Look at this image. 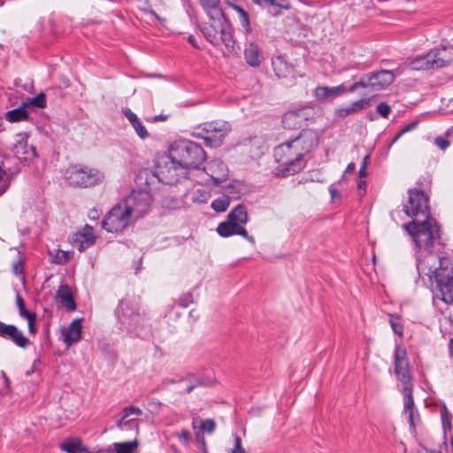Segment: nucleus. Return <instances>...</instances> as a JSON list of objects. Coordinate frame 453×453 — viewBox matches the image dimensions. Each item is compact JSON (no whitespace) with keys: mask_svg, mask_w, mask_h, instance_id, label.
I'll list each match as a JSON object with an SVG mask.
<instances>
[{"mask_svg":"<svg viewBox=\"0 0 453 453\" xmlns=\"http://www.w3.org/2000/svg\"><path fill=\"white\" fill-rule=\"evenodd\" d=\"M319 138L311 130H303L298 136L287 141L274 149L278 163L275 174L287 177L301 172L306 165L304 156L318 145Z\"/></svg>","mask_w":453,"mask_h":453,"instance_id":"1","label":"nucleus"},{"mask_svg":"<svg viewBox=\"0 0 453 453\" xmlns=\"http://www.w3.org/2000/svg\"><path fill=\"white\" fill-rule=\"evenodd\" d=\"M417 271L419 276L426 275L435 283L444 303H453V258L450 256L433 252L418 254Z\"/></svg>","mask_w":453,"mask_h":453,"instance_id":"2","label":"nucleus"},{"mask_svg":"<svg viewBox=\"0 0 453 453\" xmlns=\"http://www.w3.org/2000/svg\"><path fill=\"white\" fill-rule=\"evenodd\" d=\"M211 23L202 27L206 40L215 46L223 44L228 53L235 50L233 27L220 7V0H199Z\"/></svg>","mask_w":453,"mask_h":453,"instance_id":"3","label":"nucleus"},{"mask_svg":"<svg viewBox=\"0 0 453 453\" xmlns=\"http://www.w3.org/2000/svg\"><path fill=\"white\" fill-rule=\"evenodd\" d=\"M404 228L411 235L416 245V257L418 254L425 255L431 252L430 248L434 246L435 240L440 237L439 226L432 217L426 218L421 222L412 220L405 224Z\"/></svg>","mask_w":453,"mask_h":453,"instance_id":"4","label":"nucleus"},{"mask_svg":"<svg viewBox=\"0 0 453 453\" xmlns=\"http://www.w3.org/2000/svg\"><path fill=\"white\" fill-rule=\"evenodd\" d=\"M171 155L179 160L188 171L198 169L206 159V153L203 147L189 140L176 142L170 150Z\"/></svg>","mask_w":453,"mask_h":453,"instance_id":"5","label":"nucleus"},{"mask_svg":"<svg viewBox=\"0 0 453 453\" xmlns=\"http://www.w3.org/2000/svg\"><path fill=\"white\" fill-rule=\"evenodd\" d=\"M232 130L229 122L221 119L205 122L193 132V136L203 139L206 146L218 148Z\"/></svg>","mask_w":453,"mask_h":453,"instance_id":"6","label":"nucleus"},{"mask_svg":"<svg viewBox=\"0 0 453 453\" xmlns=\"http://www.w3.org/2000/svg\"><path fill=\"white\" fill-rule=\"evenodd\" d=\"M115 314L120 325L119 328L129 334H139L144 324V317L140 313L136 303L121 300L115 310Z\"/></svg>","mask_w":453,"mask_h":453,"instance_id":"7","label":"nucleus"},{"mask_svg":"<svg viewBox=\"0 0 453 453\" xmlns=\"http://www.w3.org/2000/svg\"><path fill=\"white\" fill-rule=\"evenodd\" d=\"M453 61V50L447 47L432 49L427 53L414 58L410 65L414 70L439 69Z\"/></svg>","mask_w":453,"mask_h":453,"instance_id":"8","label":"nucleus"},{"mask_svg":"<svg viewBox=\"0 0 453 453\" xmlns=\"http://www.w3.org/2000/svg\"><path fill=\"white\" fill-rule=\"evenodd\" d=\"M104 173L96 168L72 165L66 170V179L73 186L88 188L101 184Z\"/></svg>","mask_w":453,"mask_h":453,"instance_id":"9","label":"nucleus"},{"mask_svg":"<svg viewBox=\"0 0 453 453\" xmlns=\"http://www.w3.org/2000/svg\"><path fill=\"white\" fill-rule=\"evenodd\" d=\"M152 197L148 190H133L120 203L133 220L142 218L150 209Z\"/></svg>","mask_w":453,"mask_h":453,"instance_id":"10","label":"nucleus"},{"mask_svg":"<svg viewBox=\"0 0 453 453\" xmlns=\"http://www.w3.org/2000/svg\"><path fill=\"white\" fill-rule=\"evenodd\" d=\"M188 173V171L184 165L171 154L157 167L158 180L168 185H174L187 179Z\"/></svg>","mask_w":453,"mask_h":453,"instance_id":"11","label":"nucleus"},{"mask_svg":"<svg viewBox=\"0 0 453 453\" xmlns=\"http://www.w3.org/2000/svg\"><path fill=\"white\" fill-rule=\"evenodd\" d=\"M132 218L123 207L118 203L104 216L102 226L109 233H122L132 222Z\"/></svg>","mask_w":453,"mask_h":453,"instance_id":"12","label":"nucleus"},{"mask_svg":"<svg viewBox=\"0 0 453 453\" xmlns=\"http://www.w3.org/2000/svg\"><path fill=\"white\" fill-rule=\"evenodd\" d=\"M403 211L411 218L430 216L429 198L424 191L413 188L408 191V200L403 204Z\"/></svg>","mask_w":453,"mask_h":453,"instance_id":"13","label":"nucleus"},{"mask_svg":"<svg viewBox=\"0 0 453 453\" xmlns=\"http://www.w3.org/2000/svg\"><path fill=\"white\" fill-rule=\"evenodd\" d=\"M394 366L395 373L403 387L413 386L406 349L399 344L395 346L394 351Z\"/></svg>","mask_w":453,"mask_h":453,"instance_id":"14","label":"nucleus"},{"mask_svg":"<svg viewBox=\"0 0 453 453\" xmlns=\"http://www.w3.org/2000/svg\"><path fill=\"white\" fill-rule=\"evenodd\" d=\"M365 89L376 92L387 88L395 80L392 71L380 70L363 75Z\"/></svg>","mask_w":453,"mask_h":453,"instance_id":"15","label":"nucleus"},{"mask_svg":"<svg viewBox=\"0 0 453 453\" xmlns=\"http://www.w3.org/2000/svg\"><path fill=\"white\" fill-rule=\"evenodd\" d=\"M217 233L219 236L227 238L233 235H241L250 243L255 244V239L250 235L244 226L231 221L226 218V220L219 223L217 226Z\"/></svg>","mask_w":453,"mask_h":453,"instance_id":"16","label":"nucleus"},{"mask_svg":"<svg viewBox=\"0 0 453 453\" xmlns=\"http://www.w3.org/2000/svg\"><path fill=\"white\" fill-rule=\"evenodd\" d=\"M12 152L21 161L31 160L37 156L35 148L28 145L27 135L24 133L16 135V142L13 144Z\"/></svg>","mask_w":453,"mask_h":453,"instance_id":"17","label":"nucleus"},{"mask_svg":"<svg viewBox=\"0 0 453 453\" xmlns=\"http://www.w3.org/2000/svg\"><path fill=\"white\" fill-rule=\"evenodd\" d=\"M0 337L10 340L18 347L26 349L30 341L23 333L14 325H6L0 321Z\"/></svg>","mask_w":453,"mask_h":453,"instance_id":"18","label":"nucleus"},{"mask_svg":"<svg viewBox=\"0 0 453 453\" xmlns=\"http://www.w3.org/2000/svg\"><path fill=\"white\" fill-rule=\"evenodd\" d=\"M142 411L139 407L128 406L125 407L121 413V418L117 421V427L122 431H128L138 429V424L136 418H130L132 415L141 416Z\"/></svg>","mask_w":453,"mask_h":453,"instance_id":"19","label":"nucleus"},{"mask_svg":"<svg viewBox=\"0 0 453 453\" xmlns=\"http://www.w3.org/2000/svg\"><path fill=\"white\" fill-rule=\"evenodd\" d=\"M158 180L157 173H154L152 171L142 168L140 169L134 177V181L138 186V190H148L150 193L152 186Z\"/></svg>","mask_w":453,"mask_h":453,"instance_id":"20","label":"nucleus"},{"mask_svg":"<svg viewBox=\"0 0 453 453\" xmlns=\"http://www.w3.org/2000/svg\"><path fill=\"white\" fill-rule=\"evenodd\" d=\"M306 119L303 109L288 111L282 117V125L287 129H297L302 127Z\"/></svg>","mask_w":453,"mask_h":453,"instance_id":"21","label":"nucleus"},{"mask_svg":"<svg viewBox=\"0 0 453 453\" xmlns=\"http://www.w3.org/2000/svg\"><path fill=\"white\" fill-rule=\"evenodd\" d=\"M346 92L344 84L336 87L318 86L313 90V96L318 101H324L327 98L337 97Z\"/></svg>","mask_w":453,"mask_h":453,"instance_id":"22","label":"nucleus"},{"mask_svg":"<svg viewBox=\"0 0 453 453\" xmlns=\"http://www.w3.org/2000/svg\"><path fill=\"white\" fill-rule=\"evenodd\" d=\"M74 242L80 251H83L92 246L96 241L93 227L86 226L82 232L75 234Z\"/></svg>","mask_w":453,"mask_h":453,"instance_id":"23","label":"nucleus"},{"mask_svg":"<svg viewBox=\"0 0 453 453\" xmlns=\"http://www.w3.org/2000/svg\"><path fill=\"white\" fill-rule=\"evenodd\" d=\"M370 98H361L351 103L349 105L341 106L337 108L336 114L341 118H346L349 115L359 112L367 108L370 105Z\"/></svg>","mask_w":453,"mask_h":453,"instance_id":"24","label":"nucleus"},{"mask_svg":"<svg viewBox=\"0 0 453 453\" xmlns=\"http://www.w3.org/2000/svg\"><path fill=\"white\" fill-rule=\"evenodd\" d=\"M244 59L251 67L260 65L263 57L261 49L256 42H250L244 50Z\"/></svg>","mask_w":453,"mask_h":453,"instance_id":"25","label":"nucleus"},{"mask_svg":"<svg viewBox=\"0 0 453 453\" xmlns=\"http://www.w3.org/2000/svg\"><path fill=\"white\" fill-rule=\"evenodd\" d=\"M57 296L66 311H73L76 309V303L72 289L67 284H63L58 287Z\"/></svg>","mask_w":453,"mask_h":453,"instance_id":"26","label":"nucleus"},{"mask_svg":"<svg viewBox=\"0 0 453 453\" xmlns=\"http://www.w3.org/2000/svg\"><path fill=\"white\" fill-rule=\"evenodd\" d=\"M81 321L82 319H75L66 329L64 342L67 346H71L81 340L82 332Z\"/></svg>","mask_w":453,"mask_h":453,"instance_id":"27","label":"nucleus"},{"mask_svg":"<svg viewBox=\"0 0 453 453\" xmlns=\"http://www.w3.org/2000/svg\"><path fill=\"white\" fill-rule=\"evenodd\" d=\"M124 116L128 119L131 126L134 129L136 134L142 139L144 140L150 136L149 132L145 128V127L141 122L138 116L133 112L129 108H124L122 110Z\"/></svg>","mask_w":453,"mask_h":453,"instance_id":"28","label":"nucleus"},{"mask_svg":"<svg viewBox=\"0 0 453 453\" xmlns=\"http://www.w3.org/2000/svg\"><path fill=\"white\" fill-rule=\"evenodd\" d=\"M413 386L403 387L404 395V412L408 415V421L410 426L414 428L415 426V414H414V400L412 396Z\"/></svg>","mask_w":453,"mask_h":453,"instance_id":"29","label":"nucleus"},{"mask_svg":"<svg viewBox=\"0 0 453 453\" xmlns=\"http://www.w3.org/2000/svg\"><path fill=\"white\" fill-rule=\"evenodd\" d=\"M211 172V178L216 183H220L227 176L226 165L219 159L211 161L207 166Z\"/></svg>","mask_w":453,"mask_h":453,"instance_id":"30","label":"nucleus"},{"mask_svg":"<svg viewBox=\"0 0 453 453\" xmlns=\"http://www.w3.org/2000/svg\"><path fill=\"white\" fill-rule=\"evenodd\" d=\"M227 219L236 224H239V226H243L249 221V215L246 206L241 203L236 205L229 211Z\"/></svg>","mask_w":453,"mask_h":453,"instance_id":"31","label":"nucleus"},{"mask_svg":"<svg viewBox=\"0 0 453 453\" xmlns=\"http://www.w3.org/2000/svg\"><path fill=\"white\" fill-rule=\"evenodd\" d=\"M59 448L66 453H90L79 438L67 439L59 445Z\"/></svg>","mask_w":453,"mask_h":453,"instance_id":"32","label":"nucleus"},{"mask_svg":"<svg viewBox=\"0 0 453 453\" xmlns=\"http://www.w3.org/2000/svg\"><path fill=\"white\" fill-rule=\"evenodd\" d=\"M27 106V104H22L21 106L11 110L6 113V119L9 122H19L21 120H26L28 119V113L26 110V107Z\"/></svg>","mask_w":453,"mask_h":453,"instance_id":"33","label":"nucleus"},{"mask_svg":"<svg viewBox=\"0 0 453 453\" xmlns=\"http://www.w3.org/2000/svg\"><path fill=\"white\" fill-rule=\"evenodd\" d=\"M273 66L278 77H286L292 72V66L288 65L282 57L273 60Z\"/></svg>","mask_w":453,"mask_h":453,"instance_id":"34","label":"nucleus"},{"mask_svg":"<svg viewBox=\"0 0 453 453\" xmlns=\"http://www.w3.org/2000/svg\"><path fill=\"white\" fill-rule=\"evenodd\" d=\"M112 446L116 453H136L139 442L137 440H134L125 442H114Z\"/></svg>","mask_w":453,"mask_h":453,"instance_id":"35","label":"nucleus"},{"mask_svg":"<svg viewBox=\"0 0 453 453\" xmlns=\"http://www.w3.org/2000/svg\"><path fill=\"white\" fill-rule=\"evenodd\" d=\"M184 381H187L188 384L183 391L180 392L181 394H189L196 388L204 385L203 380L201 378L196 377L194 373H188L186 376H184Z\"/></svg>","mask_w":453,"mask_h":453,"instance_id":"36","label":"nucleus"},{"mask_svg":"<svg viewBox=\"0 0 453 453\" xmlns=\"http://www.w3.org/2000/svg\"><path fill=\"white\" fill-rule=\"evenodd\" d=\"M233 8L239 15V20L242 27L245 29L247 33H250L251 30V27L249 13L239 5H234Z\"/></svg>","mask_w":453,"mask_h":453,"instance_id":"37","label":"nucleus"},{"mask_svg":"<svg viewBox=\"0 0 453 453\" xmlns=\"http://www.w3.org/2000/svg\"><path fill=\"white\" fill-rule=\"evenodd\" d=\"M230 204V198L226 196L218 197L211 202V208L217 212L226 211Z\"/></svg>","mask_w":453,"mask_h":453,"instance_id":"38","label":"nucleus"},{"mask_svg":"<svg viewBox=\"0 0 453 453\" xmlns=\"http://www.w3.org/2000/svg\"><path fill=\"white\" fill-rule=\"evenodd\" d=\"M216 429V423L212 418H205L201 420L198 431L204 435V433L212 434Z\"/></svg>","mask_w":453,"mask_h":453,"instance_id":"39","label":"nucleus"},{"mask_svg":"<svg viewBox=\"0 0 453 453\" xmlns=\"http://www.w3.org/2000/svg\"><path fill=\"white\" fill-rule=\"evenodd\" d=\"M211 197L210 191L204 188H197L192 196V201L197 203H206Z\"/></svg>","mask_w":453,"mask_h":453,"instance_id":"40","label":"nucleus"},{"mask_svg":"<svg viewBox=\"0 0 453 453\" xmlns=\"http://www.w3.org/2000/svg\"><path fill=\"white\" fill-rule=\"evenodd\" d=\"M173 436L178 438L180 442L186 448L190 446L191 441V434L188 430L183 429L180 432H176L173 434Z\"/></svg>","mask_w":453,"mask_h":453,"instance_id":"41","label":"nucleus"},{"mask_svg":"<svg viewBox=\"0 0 453 453\" xmlns=\"http://www.w3.org/2000/svg\"><path fill=\"white\" fill-rule=\"evenodd\" d=\"M24 104H27L28 105H34L38 108H45L46 107V97L43 93H40L35 97L28 98L27 102H24Z\"/></svg>","mask_w":453,"mask_h":453,"instance_id":"42","label":"nucleus"},{"mask_svg":"<svg viewBox=\"0 0 453 453\" xmlns=\"http://www.w3.org/2000/svg\"><path fill=\"white\" fill-rule=\"evenodd\" d=\"M16 304L18 307L19 315L21 318L25 319V318L29 317L30 315L35 313V312L29 311L26 309L25 301L19 294L16 295Z\"/></svg>","mask_w":453,"mask_h":453,"instance_id":"43","label":"nucleus"},{"mask_svg":"<svg viewBox=\"0 0 453 453\" xmlns=\"http://www.w3.org/2000/svg\"><path fill=\"white\" fill-rule=\"evenodd\" d=\"M440 413H441V424H442L443 429L450 430L451 429V422L449 419V411L445 404L442 405V407L440 411Z\"/></svg>","mask_w":453,"mask_h":453,"instance_id":"44","label":"nucleus"},{"mask_svg":"<svg viewBox=\"0 0 453 453\" xmlns=\"http://www.w3.org/2000/svg\"><path fill=\"white\" fill-rule=\"evenodd\" d=\"M70 258V254L67 251L58 250L56 251L55 256L52 258V262L58 265L65 264Z\"/></svg>","mask_w":453,"mask_h":453,"instance_id":"45","label":"nucleus"},{"mask_svg":"<svg viewBox=\"0 0 453 453\" xmlns=\"http://www.w3.org/2000/svg\"><path fill=\"white\" fill-rule=\"evenodd\" d=\"M229 453H247L242 445V439L238 434H234V447L230 449Z\"/></svg>","mask_w":453,"mask_h":453,"instance_id":"46","label":"nucleus"},{"mask_svg":"<svg viewBox=\"0 0 453 453\" xmlns=\"http://www.w3.org/2000/svg\"><path fill=\"white\" fill-rule=\"evenodd\" d=\"M194 303L193 295L190 292L185 293L178 299V304L183 308Z\"/></svg>","mask_w":453,"mask_h":453,"instance_id":"47","label":"nucleus"},{"mask_svg":"<svg viewBox=\"0 0 453 453\" xmlns=\"http://www.w3.org/2000/svg\"><path fill=\"white\" fill-rule=\"evenodd\" d=\"M376 111L381 117L388 118L391 112V107L387 103H380Z\"/></svg>","mask_w":453,"mask_h":453,"instance_id":"48","label":"nucleus"},{"mask_svg":"<svg viewBox=\"0 0 453 453\" xmlns=\"http://www.w3.org/2000/svg\"><path fill=\"white\" fill-rule=\"evenodd\" d=\"M196 440L198 444V448L203 452L208 453L207 443L204 435L201 433H196Z\"/></svg>","mask_w":453,"mask_h":453,"instance_id":"49","label":"nucleus"},{"mask_svg":"<svg viewBox=\"0 0 453 453\" xmlns=\"http://www.w3.org/2000/svg\"><path fill=\"white\" fill-rule=\"evenodd\" d=\"M434 144L444 151L449 148L450 142L446 138L442 136H438L434 139Z\"/></svg>","mask_w":453,"mask_h":453,"instance_id":"50","label":"nucleus"},{"mask_svg":"<svg viewBox=\"0 0 453 453\" xmlns=\"http://www.w3.org/2000/svg\"><path fill=\"white\" fill-rule=\"evenodd\" d=\"M270 6H275L284 10H289L291 8L288 0H272Z\"/></svg>","mask_w":453,"mask_h":453,"instance_id":"51","label":"nucleus"},{"mask_svg":"<svg viewBox=\"0 0 453 453\" xmlns=\"http://www.w3.org/2000/svg\"><path fill=\"white\" fill-rule=\"evenodd\" d=\"M27 320V323H28V330H29V333L34 334H35L36 332V328H35V321H36V314L34 313L32 315H30L29 317H27L25 318Z\"/></svg>","mask_w":453,"mask_h":453,"instance_id":"52","label":"nucleus"},{"mask_svg":"<svg viewBox=\"0 0 453 453\" xmlns=\"http://www.w3.org/2000/svg\"><path fill=\"white\" fill-rule=\"evenodd\" d=\"M390 325L394 331V333L399 336H402L403 334V327L401 323L395 321L394 319H390Z\"/></svg>","mask_w":453,"mask_h":453,"instance_id":"53","label":"nucleus"},{"mask_svg":"<svg viewBox=\"0 0 453 453\" xmlns=\"http://www.w3.org/2000/svg\"><path fill=\"white\" fill-rule=\"evenodd\" d=\"M359 88H365L363 75L360 77L358 81L354 82L349 88H346V91L352 93Z\"/></svg>","mask_w":453,"mask_h":453,"instance_id":"54","label":"nucleus"},{"mask_svg":"<svg viewBox=\"0 0 453 453\" xmlns=\"http://www.w3.org/2000/svg\"><path fill=\"white\" fill-rule=\"evenodd\" d=\"M180 382H184V376H176L174 378H172V379H165L163 380V385L165 386H168L170 384H175V383H180Z\"/></svg>","mask_w":453,"mask_h":453,"instance_id":"55","label":"nucleus"},{"mask_svg":"<svg viewBox=\"0 0 453 453\" xmlns=\"http://www.w3.org/2000/svg\"><path fill=\"white\" fill-rule=\"evenodd\" d=\"M368 159H369V156L366 155L363 159L362 165L358 172L359 177H366V175H367L366 167H367Z\"/></svg>","mask_w":453,"mask_h":453,"instance_id":"56","label":"nucleus"},{"mask_svg":"<svg viewBox=\"0 0 453 453\" xmlns=\"http://www.w3.org/2000/svg\"><path fill=\"white\" fill-rule=\"evenodd\" d=\"M12 272L15 275H20L23 273V269H22V261L21 260H19V261H16L15 263H13L12 265Z\"/></svg>","mask_w":453,"mask_h":453,"instance_id":"57","label":"nucleus"},{"mask_svg":"<svg viewBox=\"0 0 453 453\" xmlns=\"http://www.w3.org/2000/svg\"><path fill=\"white\" fill-rule=\"evenodd\" d=\"M418 123L413 121L406 125L403 129L400 130V135H403L405 133L411 132L417 127Z\"/></svg>","mask_w":453,"mask_h":453,"instance_id":"58","label":"nucleus"},{"mask_svg":"<svg viewBox=\"0 0 453 453\" xmlns=\"http://www.w3.org/2000/svg\"><path fill=\"white\" fill-rule=\"evenodd\" d=\"M355 169H356V165L353 162L349 163L347 165V167H346V169L344 171V173L342 176V178L340 179L339 182L343 181L345 180V174L352 173L355 171Z\"/></svg>","mask_w":453,"mask_h":453,"instance_id":"59","label":"nucleus"},{"mask_svg":"<svg viewBox=\"0 0 453 453\" xmlns=\"http://www.w3.org/2000/svg\"><path fill=\"white\" fill-rule=\"evenodd\" d=\"M9 180L8 179H4V181L0 182V196H2L9 188Z\"/></svg>","mask_w":453,"mask_h":453,"instance_id":"60","label":"nucleus"},{"mask_svg":"<svg viewBox=\"0 0 453 453\" xmlns=\"http://www.w3.org/2000/svg\"><path fill=\"white\" fill-rule=\"evenodd\" d=\"M366 177H359L358 176V181H357V188L359 190H363L364 192H365V188H366V180H365Z\"/></svg>","mask_w":453,"mask_h":453,"instance_id":"61","label":"nucleus"},{"mask_svg":"<svg viewBox=\"0 0 453 453\" xmlns=\"http://www.w3.org/2000/svg\"><path fill=\"white\" fill-rule=\"evenodd\" d=\"M329 193L332 199L340 197V192L335 188L334 184H331L329 187Z\"/></svg>","mask_w":453,"mask_h":453,"instance_id":"62","label":"nucleus"},{"mask_svg":"<svg viewBox=\"0 0 453 453\" xmlns=\"http://www.w3.org/2000/svg\"><path fill=\"white\" fill-rule=\"evenodd\" d=\"M253 2L258 5H270L272 0H253Z\"/></svg>","mask_w":453,"mask_h":453,"instance_id":"63","label":"nucleus"},{"mask_svg":"<svg viewBox=\"0 0 453 453\" xmlns=\"http://www.w3.org/2000/svg\"><path fill=\"white\" fill-rule=\"evenodd\" d=\"M418 453H441V451L430 450L427 449H422Z\"/></svg>","mask_w":453,"mask_h":453,"instance_id":"64","label":"nucleus"}]
</instances>
